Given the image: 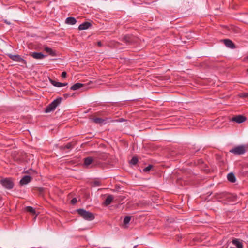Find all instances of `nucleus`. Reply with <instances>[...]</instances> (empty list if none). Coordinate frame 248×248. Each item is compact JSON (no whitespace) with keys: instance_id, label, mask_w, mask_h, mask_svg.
Segmentation results:
<instances>
[{"instance_id":"9","label":"nucleus","mask_w":248,"mask_h":248,"mask_svg":"<svg viewBox=\"0 0 248 248\" xmlns=\"http://www.w3.org/2000/svg\"><path fill=\"white\" fill-rule=\"evenodd\" d=\"M246 120V118L241 115L235 116L232 119V121L235 122L238 124H241L245 122Z\"/></svg>"},{"instance_id":"18","label":"nucleus","mask_w":248,"mask_h":248,"mask_svg":"<svg viewBox=\"0 0 248 248\" xmlns=\"http://www.w3.org/2000/svg\"><path fill=\"white\" fill-rule=\"evenodd\" d=\"M66 23L70 25H74L77 22L76 19L73 17H68L66 19Z\"/></svg>"},{"instance_id":"31","label":"nucleus","mask_w":248,"mask_h":248,"mask_svg":"<svg viewBox=\"0 0 248 248\" xmlns=\"http://www.w3.org/2000/svg\"><path fill=\"white\" fill-rule=\"evenodd\" d=\"M77 199L76 198H74L71 200V202L72 204H74L77 202Z\"/></svg>"},{"instance_id":"5","label":"nucleus","mask_w":248,"mask_h":248,"mask_svg":"<svg viewBox=\"0 0 248 248\" xmlns=\"http://www.w3.org/2000/svg\"><path fill=\"white\" fill-rule=\"evenodd\" d=\"M98 164L99 163L95 157L90 156L86 157L84 159V165L86 167H88L89 165H91L92 167L93 166H95Z\"/></svg>"},{"instance_id":"12","label":"nucleus","mask_w":248,"mask_h":248,"mask_svg":"<svg viewBox=\"0 0 248 248\" xmlns=\"http://www.w3.org/2000/svg\"><path fill=\"white\" fill-rule=\"evenodd\" d=\"M223 41L225 45L229 48L234 49L236 47L233 42L230 39H224Z\"/></svg>"},{"instance_id":"13","label":"nucleus","mask_w":248,"mask_h":248,"mask_svg":"<svg viewBox=\"0 0 248 248\" xmlns=\"http://www.w3.org/2000/svg\"><path fill=\"white\" fill-rule=\"evenodd\" d=\"M232 243L233 245L236 246L237 248H243L242 240L240 239L233 238L232 240Z\"/></svg>"},{"instance_id":"10","label":"nucleus","mask_w":248,"mask_h":248,"mask_svg":"<svg viewBox=\"0 0 248 248\" xmlns=\"http://www.w3.org/2000/svg\"><path fill=\"white\" fill-rule=\"evenodd\" d=\"M30 55L31 57H32L33 58H34L35 59H38V60L43 59L46 56V55H44L41 52H32L30 54Z\"/></svg>"},{"instance_id":"22","label":"nucleus","mask_w":248,"mask_h":248,"mask_svg":"<svg viewBox=\"0 0 248 248\" xmlns=\"http://www.w3.org/2000/svg\"><path fill=\"white\" fill-rule=\"evenodd\" d=\"M49 81L54 86L57 87H61L62 83H61V82H57V81H56L54 80H52L51 79H49Z\"/></svg>"},{"instance_id":"26","label":"nucleus","mask_w":248,"mask_h":248,"mask_svg":"<svg viewBox=\"0 0 248 248\" xmlns=\"http://www.w3.org/2000/svg\"><path fill=\"white\" fill-rule=\"evenodd\" d=\"M37 190L38 192V194L40 196H43V193L45 191V189L44 188H42V187L37 188Z\"/></svg>"},{"instance_id":"14","label":"nucleus","mask_w":248,"mask_h":248,"mask_svg":"<svg viewBox=\"0 0 248 248\" xmlns=\"http://www.w3.org/2000/svg\"><path fill=\"white\" fill-rule=\"evenodd\" d=\"M123 41L127 45H130L133 42V37L130 35H125L123 38Z\"/></svg>"},{"instance_id":"6","label":"nucleus","mask_w":248,"mask_h":248,"mask_svg":"<svg viewBox=\"0 0 248 248\" xmlns=\"http://www.w3.org/2000/svg\"><path fill=\"white\" fill-rule=\"evenodd\" d=\"M230 152L235 155H240L244 154L246 152V149L245 146L240 145L232 149Z\"/></svg>"},{"instance_id":"17","label":"nucleus","mask_w":248,"mask_h":248,"mask_svg":"<svg viewBox=\"0 0 248 248\" xmlns=\"http://www.w3.org/2000/svg\"><path fill=\"white\" fill-rule=\"evenodd\" d=\"M114 199L113 195H109L104 202V204L106 206H108L110 204Z\"/></svg>"},{"instance_id":"19","label":"nucleus","mask_w":248,"mask_h":248,"mask_svg":"<svg viewBox=\"0 0 248 248\" xmlns=\"http://www.w3.org/2000/svg\"><path fill=\"white\" fill-rule=\"evenodd\" d=\"M84 84L80 83H77L70 87V89L73 91L77 90L84 86Z\"/></svg>"},{"instance_id":"23","label":"nucleus","mask_w":248,"mask_h":248,"mask_svg":"<svg viewBox=\"0 0 248 248\" xmlns=\"http://www.w3.org/2000/svg\"><path fill=\"white\" fill-rule=\"evenodd\" d=\"M73 147V144L71 142L67 143L64 146H61V148L63 150L70 149Z\"/></svg>"},{"instance_id":"15","label":"nucleus","mask_w":248,"mask_h":248,"mask_svg":"<svg viewBox=\"0 0 248 248\" xmlns=\"http://www.w3.org/2000/svg\"><path fill=\"white\" fill-rule=\"evenodd\" d=\"M91 24L88 22H85L82 24H81L78 26V29L79 30H86L89 28L90 26H91Z\"/></svg>"},{"instance_id":"35","label":"nucleus","mask_w":248,"mask_h":248,"mask_svg":"<svg viewBox=\"0 0 248 248\" xmlns=\"http://www.w3.org/2000/svg\"><path fill=\"white\" fill-rule=\"evenodd\" d=\"M137 247V245H135V246H134L133 248H136Z\"/></svg>"},{"instance_id":"21","label":"nucleus","mask_w":248,"mask_h":248,"mask_svg":"<svg viewBox=\"0 0 248 248\" xmlns=\"http://www.w3.org/2000/svg\"><path fill=\"white\" fill-rule=\"evenodd\" d=\"M228 180L231 183H234L236 181V178L233 173H230L227 175Z\"/></svg>"},{"instance_id":"29","label":"nucleus","mask_w":248,"mask_h":248,"mask_svg":"<svg viewBox=\"0 0 248 248\" xmlns=\"http://www.w3.org/2000/svg\"><path fill=\"white\" fill-rule=\"evenodd\" d=\"M112 121L111 122H124L125 121V120L123 118H120V119L116 120H112Z\"/></svg>"},{"instance_id":"11","label":"nucleus","mask_w":248,"mask_h":248,"mask_svg":"<svg viewBox=\"0 0 248 248\" xmlns=\"http://www.w3.org/2000/svg\"><path fill=\"white\" fill-rule=\"evenodd\" d=\"M31 178L29 175L24 176L20 181L19 184L21 186L27 185L31 181Z\"/></svg>"},{"instance_id":"36","label":"nucleus","mask_w":248,"mask_h":248,"mask_svg":"<svg viewBox=\"0 0 248 248\" xmlns=\"http://www.w3.org/2000/svg\"><path fill=\"white\" fill-rule=\"evenodd\" d=\"M247 73L248 74V68L247 69Z\"/></svg>"},{"instance_id":"8","label":"nucleus","mask_w":248,"mask_h":248,"mask_svg":"<svg viewBox=\"0 0 248 248\" xmlns=\"http://www.w3.org/2000/svg\"><path fill=\"white\" fill-rule=\"evenodd\" d=\"M8 56L11 60L14 61L19 62L23 64L26 63V61L19 55H12L9 54L8 55Z\"/></svg>"},{"instance_id":"27","label":"nucleus","mask_w":248,"mask_h":248,"mask_svg":"<svg viewBox=\"0 0 248 248\" xmlns=\"http://www.w3.org/2000/svg\"><path fill=\"white\" fill-rule=\"evenodd\" d=\"M152 167H153V165H149L147 167H146L145 168H144L143 170L144 172H148V171H150L151 170Z\"/></svg>"},{"instance_id":"2","label":"nucleus","mask_w":248,"mask_h":248,"mask_svg":"<svg viewBox=\"0 0 248 248\" xmlns=\"http://www.w3.org/2000/svg\"><path fill=\"white\" fill-rule=\"evenodd\" d=\"M62 100V98L61 97H58L55 99L46 107L45 111V112L49 113L54 111L56 107L60 104Z\"/></svg>"},{"instance_id":"30","label":"nucleus","mask_w":248,"mask_h":248,"mask_svg":"<svg viewBox=\"0 0 248 248\" xmlns=\"http://www.w3.org/2000/svg\"><path fill=\"white\" fill-rule=\"evenodd\" d=\"M66 75H67V73L65 71L62 72V75H61L62 78H65L66 77Z\"/></svg>"},{"instance_id":"34","label":"nucleus","mask_w":248,"mask_h":248,"mask_svg":"<svg viewBox=\"0 0 248 248\" xmlns=\"http://www.w3.org/2000/svg\"><path fill=\"white\" fill-rule=\"evenodd\" d=\"M63 95H64V97L67 98L69 96V94H64Z\"/></svg>"},{"instance_id":"1","label":"nucleus","mask_w":248,"mask_h":248,"mask_svg":"<svg viewBox=\"0 0 248 248\" xmlns=\"http://www.w3.org/2000/svg\"><path fill=\"white\" fill-rule=\"evenodd\" d=\"M77 212L83 219L86 220H93L95 218L93 213L83 209H78Z\"/></svg>"},{"instance_id":"24","label":"nucleus","mask_w":248,"mask_h":248,"mask_svg":"<svg viewBox=\"0 0 248 248\" xmlns=\"http://www.w3.org/2000/svg\"><path fill=\"white\" fill-rule=\"evenodd\" d=\"M131 220V217L130 216H126L124 219L123 222L124 224H127L129 223Z\"/></svg>"},{"instance_id":"3","label":"nucleus","mask_w":248,"mask_h":248,"mask_svg":"<svg viewBox=\"0 0 248 248\" xmlns=\"http://www.w3.org/2000/svg\"><path fill=\"white\" fill-rule=\"evenodd\" d=\"M215 196V198L218 200L231 201L233 199V197L231 194L225 192L216 193Z\"/></svg>"},{"instance_id":"32","label":"nucleus","mask_w":248,"mask_h":248,"mask_svg":"<svg viewBox=\"0 0 248 248\" xmlns=\"http://www.w3.org/2000/svg\"><path fill=\"white\" fill-rule=\"evenodd\" d=\"M97 45L99 46H102V43L100 41H99L97 42Z\"/></svg>"},{"instance_id":"33","label":"nucleus","mask_w":248,"mask_h":248,"mask_svg":"<svg viewBox=\"0 0 248 248\" xmlns=\"http://www.w3.org/2000/svg\"><path fill=\"white\" fill-rule=\"evenodd\" d=\"M68 84L67 83H62V85H61V87H63V86H66Z\"/></svg>"},{"instance_id":"16","label":"nucleus","mask_w":248,"mask_h":248,"mask_svg":"<svg viewBox=\"0 0 248 248\" xmlns=\"http://www.w3.org/2000/svg\"><path fill=\"white\" fill-rule=\"evenodd\" d=\"M25 211H27L28 212H30V213H31L32 215H35V217H34V219H36V217H37L38 214H36L35 209L32 207H31V206H27V207H25Z\"/></svg>"},{"instance_id":"20","label":"nucleus","mask_w":248,"mask_h":248,"mask_svg":"<svg viewBox=\"0 0 248 248\" xmlns=\"http://www.w3.org/2000/svg\"><path fill=\"white\" fill-rule=\"evenodd\" d=\"M44 50L51 56H55L56 55L55 51L53 50L51 48L45 47Z\"/></svg>"},{"instance_id":"4","label":"nucleus","mask_w":248,"mask_h":248,"mask_svg":"<svg viewBox=\"0 0 248 248\" xmlns=\"http://www.w3.org/2000/svg\"><path fill=\"white\" fill-rule=\"evenodd\" d=\"M0 183L4 188L7 189H12L14 186V183L12 179L10 178L1 179L0 180Z\"/></svg>"},{"instance_id":"25","label":"nucleus","mask_w":248,"mask_h":248,"mask_svg":"<svg viewBox=\"0 0 248 248\" xmlns=\"http://www.w3.org/2000/svg\"><path fill=\"white\" fill-rule=\"evenodd\" d=\"M138 162V159L136 157H133L130 160V163L132 165H136Z\"/></svg>"},{"instance_id":"7","label":"nucleus","mask_w":248,"mask_h":248,"mask_svg":"<svg viewBox=\"0 0 248 248\" xmlns=\"http://www.w3.org/2000/svg\"><path fill=\"white\" fill-rule=\"evenodd\" d=\"M92 120L95 123L100 124H105L108 123H110L112 121L110 118H106L105 119H102L101 118H93Z\"/></svg>"},{"instance_id":"28","label":"nucleus","mask_w":248,"mask_h":248,"mask_svg":"<svg viewBox=\"0 0 248 248\" xmlns=\"http://www.w3.org/2000/svg\"><path fill=\"white\" fill-rule=\"evenodd\" d=\"M241 97L246 98L248 97V93H244L240 95Z\"/></svg>"}]
</instances>
